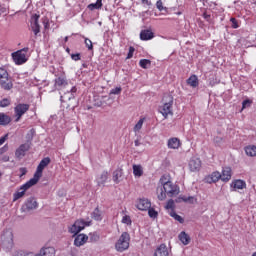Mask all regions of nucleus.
Wrapping results in <instances>:
<instances>
[{"instance_id":"8","label":"nucleus","mask_w":256,"mask_h":256,"mask_svg":"<svg viewBox=\"0 0 256 256\" xmlns=\"http://www.w3.org/2000/svg\"><path fill=\"white\" fill-rule=\"evenodd\" d=\"M91 221L85 222L84 220H76L75 223L69 228L70 233L77 235L81 233L85 227H89Z\"/></svg>"},{"instance_id":"9","label":"nucleus","mask_w":256,"mask_h":256,"mask_svg":"<svg viewBox=\"0 0 256 256\" xmlns=\"http://www.w3.org/2000/svg\"><path fill=\"white\" fill-rule=\"evenodd\" d=\"M29 107V104H18L15 106L14 113L16 123L21 121V118L26 114L27 111H29Z\"/></svg>"},{"instance_id":"54","label":"nucleus","mask_w":256,"mask_h":256,"mask_svg":"<svg viewBox=\"0 0 256 256\" xmlns=\"http://www.w3.org/2000/svg\"><path fill=\"white\" fill-rule=\"evenodd\" d=\"M3 13H7V8L0 6V16H2Z\"/></svg>"},{"instance_id":"16","label":"nucleus","mask_w":256,"mask_h":256,"mask_svg":"<svg viewBox=\"0 0 256 256\" xmlns=\"http://www.w3.org/2000/svg\"><path fill=\"white\" fill-rule=\"evenodd\" d=\"M136 207L140 211H148V209H151V202L148 201L147 199H140Z\"/></svg>"},{"instance_id":"21","label":"nucleus","mask_w":256,"mask_h":256,"mask_svg":"<svg viewBox=\"0 0 256 256\" xmlns=\"http://www.w3.org/2000/svg\"><path fill=\"white\" fill-rule=\"evenodd\" d=\"M168 147L169 149H179V147H181V140L178 138H170L168 140Z\"/></svg>"},{"instance_id":"2","label":"nucleus","mask_w":256,"mask_h":256,"mask_svg":"<svg viewBox=\"0 0 256 256\" xmlns=\"http://www.w3.org/2000/svg\"><path fill=\"white\" fill-rule=\"evenodd\" d=\"M163 105L160 106L159 112L163 115L165 119L169 115H173V96L170 94H165L162 98Z\"/></svg>"},{"instance_id":"50","label":"nucleus","mask_w":256,"mask_h":256,"mask_svg":"<svg viewBox=\"0 0 256 256\" xmlns=\"http://www.w3.org/2000/svg\"><path fill=\"white\" fill-rule=\"evenodd\" d=\"M90 241L92 242L99 241V235H97L96 233L90 234Z\"/></svg>"},{"instance_id":"30","label":"nucleus","mask_w":256,"mask_h":256,"mask_svg":"<svg viewBox=\"0 0 256 256\" xmlns=\"http://www.w3.org/2000/svg\"><path fill=\"white\" fill-rule=\"evenodd\" d=\"M245 153L248 157H256V146H248L245 148Z\"/></svg>"},{"instance_id":"59","label":"nucleus","mask_w":256,"mask_h":256,"mask_svg":"<svg viewBox=\"0 0 256 256\" xmlns=\"http://www.w3.org/2000/svg\"><path fill=\"white\" fill-rule=\"evenodd\" d=\"M5 139V137L0 138V145H3V143H5Z\"/></svg>"},{"instance_id":"43","label":"nucleus","mask_w":256,"mask_h":256,"mask_svg":"<svg viewBox=\"0 0 256 256\" xmlns=\"http://www.w3.org/2000/svg\"><path fill=\"white\" fill-rule=\"evenodd\" d=\"M253 103V101L247 99V100H244L242 102V109H247V107H251V104Z\"/></svg>"},{"instance_id":"5","label":"nucleus","mask_w":256,"mask_h":256,"mask_svg":"<svg viewBox=\"0 0 256 256\" xmlns=\"http://www.w3.org/2000/svg\"><path fill=\"white\" fill-rule=\"evenodd\" d=\"M51 163V158L46 157L42 159L37 166L36 172L34 173V176L32 178V183H39V179L43 177V170L45 167H47Z\"/></svg>"},{"instance_id":"52","label":"nucleus","mask_w":256,"mask_h":256,"mask_svg":"<svg viewBox=\"0 0 256 256\" xmlns=\"http://www.w3.org/2000/svg\"><path fill=\"white\" fill-rule=\"evenodd\" d=\"M8 150H9L8 146H3L2 148H0V156H3V154L7 153Z\"/></svg>"},{"instance_id":"38","label":"nucleus","mask_w":256,"mask_h":256,"mask_svg":"<svg viewBox=\"0 0 256 256\" xmlns=\"http://www.w3.org/2000/svg\"><path fill=\"white\" fill-rule=\"evenodd\" d=\"M148 215H149V217H151L152 219H157L159 213H157V211H155V209H153V208L150 207V208L148 209Z\"/></svg>"},{"instance_id":"41","label":"nucleus","mask_w":256,"mask_h":256,"mask_svg":"<svg viewBox=\"0 0 256 256\" xmlns=\"http://www.w3.org/2000/svg\"><path fill=\"white\" fill-rule=\"evenodd\" d=\"M230 22L232 23V29H239V22L236 18H230Z\"/></svg>"},{"instance_id":"7","label":"nucleus","mask_w":256,"mask_h":256,"mask_svg":"<svg viewBox=\"0 0 256 256\" xmlns=\"http://www.w3.org/2000/svg\"><path fill=\"white\" fill-rule=\"evenodd\" d=\"M32 181L33 179L31 178L28 182L23 184L17 192L13 194V201H18V199H21V197H25L26 191H28V189H31L33 185H37V182Z\"/></svg>"},{"instance_id":"33","label":"nucleus","mask_w":256,"mask_h":256,"mask_svg":"<svg viewBox=\"0 0 256 256\" xmlns=\"http://www.w3.org/2000/svg\"><path fill=\"white\" fill-rule=\"evenodd\" d=\"M92 219H95V221H101L103 218L101 217V211H99V208H95L92 213Z\"/></svg>"},{"instance_id":"42","label":"nucleus","mask_w":256,"mask_h":256,"mask_svg":"<svg viewBox=\"0 0 256 256\" xmlns=\"http://www.w3.org/2000/svg\"><path fill=\"white\" fill-rule=\"evenodd\" d=\"M121 91H122V88H121V87L113 88V89L110 91V95H120V94H121Z\"/></svg>"},{"instance_id":"35","label":"nucleus","mask_w":256,"mask_h":256,"mask_svg":"<svg viewBox=\"0 0 256 256\" xmlns=\"http://www.w3.org/2000/svg\"><path fill=\"white\" fill-rule=\"evenodd\" d=\"M139 65L142 69H148L151 66V60L142 59L140 60Z\"/></svg>"},{"instance_id":"14","label":"nucleus","mask_w":256,"mask_h":256,"mask_svg":"<svg viewBox=\"0 0 256 256\" xmlns=\"http://www.w3.org/2000/svg\"><path fill=\"white\" fill-rule=\"evenodd\" d=\"M189 169L193 172L199 171L201 169V159L192 157L189 161Z\"/></svg>"},{"instance_id":"22","label":"nucleus","mask_w":256,"mask_h":256,"mask_svg":"<svg viewBox=\"0 0 256 256\" xmlns=\"http://www.w3.org/2000/svg\"><path fill=\"white\" fill-rule=\"evenodd\" d=\"M122 177H123V169L118 168L113 172V181L114 183H116V185L121 183Z\"/></svg>"},{"instance_id":"32","label":"nucleus","mask_w":256,"mask_h":256,"mask_svg":"<svg viewBox=\"0 0 256 256\" xmlns=\"http://www.w3.org/2000/svg\"><path fill=\"white\" fill-rule=\"evenodd\" d=\"M143 123H145V118H141L134 126V132L139 133L143 128Z\"/></svg>"},{"instance_id":"12","label":"nucleus","mask_w":256,"mask_h":256,"mask_svg":"<svg viewBox=\"0 0 256 256\" xmlns=\"http://www.w3.org/2000/svg\"><path fill=\"white\" fill-rule=\"evenodd\" d=\"M2 239V245L6 249H11L13 247V232L6 231L1 236Z\"/></svg>"},{"instance_id":"24","label":"nucleus","mask_w":256,"mask_h":256,"mask_svg":"<svg viewBox=\"0 0 256 256\" xmlns=\"http://www.w3.org/2000/svg\"><path fill=\"white\" fill-rule=\"evenodd\" d=\"M231 187L233 188V191H235L236 189H245L247 184L243 180H236L232 182Z\"/></svg>"},{"instance_id":"60","label":"nucleus","mask_w":256,"mask_h":256,"mask_svg":"<svg viewBox=\"0 0 256 256\" xmlns=\"http://www.w3.org/2000/svg\"><path fill=\"white\" fill-rule=\"evenodd\" d=\"M64 41H65V43H67V42L69 41V37L66 36V37L64 38Z\"/></svg>"},{"instance_id":"44","label":"nucleus","mask_w":256,"mask_h":256,"mask_svg":"<svg viewBox=\"0 0 256 256\" xmlns=\"http://www.w3.org/2000/svg\"><path fill=\"white\" fill-rule=\"evenodd\" d=\"M133 53H135V48L133 46H130L126 59H133Z\"/></svg>"},{"instance_id":"1","label":"nucleus","mask_w":256,"mask_h":256,"mask_svg":"<svg viewBox=\"0 0 256 256\" xmlns=\"http://www.w3.org/2000/svg\"><path fill=\"white\" fill-rule=\"evenodd\" d=\"M179 193V186L173 182H169L164 187L157 188V197L159 201H165L168 197H175Z\"/></svg>"},{"instance_id":"61","label":"nucleus","mask_w":256,"mask_h":256,"mask_svg":"<svg viewBox=\"0 0 256 256\" xmlns=\"http://www.w3.org/2000/svg\"><path fill=\"white\" fill-rule=\"evenodd\" d=\"M66 51L69 53L70 49H69V48H67V49H66Z\"/></svg>"},{"instance_id":"3","label":"nucleus","mask_w":256,"mask_h":256,"mask_svg":"<svg viewBox=\"0 0 256 256\" xmlns=\"http://www.w3.org/2000/svg\"><path fill=\"white\" fill-rule=\"evenodd\" d=\"M0 87L4 91H11L13 89V80L9 77V72L5 68H0Z\"/></svg>"},{"instance_id":"58","label":"nucleus","mask_w":256,"mask_h":256,"mask_svg":"<svg viewBox=\"0 0 256 256\" xmlns=\"http://www.w3.org/2000/svg\"><path fill=\"white\" fill-rule=\"evenodd\" d=\"M71 93H77V87H72V89H71Z\"/></svg>"},{"instance_id":"36","label":"nucleus","mask_w":256,"mask_h":256,"mask_svg":"<svg viewBox=\"0 0 256 256\" xmlns=\"http://www.w3.org/2000/svg\"><path fill=\"white\" fill-rule=\"evenodd\" d=\"M170 215L175 219V221H178V223H185V219H183V217L178 215L175 211L172 210Z\"/></svg>"},{"instance_id":"26","label":"nucleus","mask_w":256,"mask_h":256,"mask_svg":"<svg viewBox=\"0 0 256 256\" xmlns=\"http://www.w3.org/2000/svg\"><path fill=\"white\" fill-rule=\"evenodd\" d=\"M187 83L190 85V87H199V78H197L196 75H192L188 78Z\"/></svg>"},{"instance_id":"45","label":"nucleus","mask_w":256,"mask_h":256,"mask_svg":"<svg viewBox=\"0 0 256 256\" xmlns=\"http://www.w3.org/2000/svg\"><path fill=\"white\" fill-rule=\"evenodd\" d=\"M174 207H175V202L172 199H170L167 202L166 209H173Z\"/></svg>"},{"instance_id":"6","label":"nucleus","mask_w":256,"mask_h":256,"mask_svg":"<svg viewBox=\"0 0 256 256\" xmlns=\"http://www.w3.org/2000/svg\"><path fill=\"white\" fill-rule=\"evenodd\" d=\"M28 51H29V48H23L21 50L13 52L12 58H13L14 63H16V65H23V63H27V52Z\"/></svg>"},{"instance_id":"62","label":"nucleus","mask_w":256,"mask_h":256,"mask_svg":"<svg viewBox=\"0 0 256 256\" xmlns=\"http://www.w3.org/2000/svg\"><path fill=\"white\" fill-rule=\"evenodd\" d=\"M252 256H256V252Z\"/></svg>"},{"instance_id":"47","label":"nucleus","mask_w":256,"mask_h":256,"mask_svg":"<svg viewBox=\"0 0 256 256\" xmlns=\"http://www.w3.org/2000/svg\"><path fill=\"white\" fill-rule=\"evenodd\" d=\"M9 161V155H0V163H7Z\"/></svg>"},{"instance_id":"37","label":"nucleus","mask_w":256,"mask_h":256,"mask_svg":"<svg viewBox=\"0 0 256 256\" xmlns=\"http://www.w3.org/2000/svg\"><path fill=\"white\" fill-rule=\"evenodd\" d=\"M219 179H221V173H219V172L212 173V175H211L212 183H217V181H219Z\"/></svg>"},{"instance_id":"10","label":"nucleus","mask_w":256,"mask_h":256,"mask_svg":"<svg viewBox=\"0 0 256 256\" xmlns=\"http://www.w3.org/2000/svg\"><path fill=\"white\" fill-rule=\"evenodd\" d=\"M38 207L39 203H37V200L34 197H30L22 206V211H24V213H29V211H35Z\"/></svg>"},{"instance_id":"28","label":"nucleus","mask_w":256,"mask_h":256,"mask_svg":"<svg viewBox=\"0 0 256 256\" xmlns=\"http://www.w3.org/2000/svg\"><path fill=\"white\" fill-rule=\"evenodd\" d=\"M133 174L135 177H142L143 176V167L141 165L134 164L133 165Z\"/></svg>"},{"instance_id":"13","label":"nucleus","mask_w":256,"mask_h":256,"mask_svg":"<svg viewBox=\"0 0 256 256\" xmlns=\"http://www.w3.org/2000/svg\"><path fill=\"white\" fill-rule=\"evenodd\" d=\"M29 149H31V142H26L22 145H20L15 152V157H17V159H23V157H25L27 151H29Z\"/></svg>"},{"instance_id":"17","label":"nucleus","mask_w":256,"mask_h":256,"mask_svg":"<svg viewBox=\"0 0 256 256\" xmlns=\"http://www.w3.org/2000/svg\"><path fill=\"white\" fill-rule=\"evenodd\" d=\"M154 256H169V249H167V245L161 244L158 246L154 252Z\"/></svg>"},{"instance_id":"57","label":"nucleus","mask_w":256,"mask_h":256,"mask_svg":"<svg viewBox=\"0 0 256 256\" xmlns=\"http://www.w3.org/2000/svg\"><path fill=\"white\" fill-rule=\"evenodd\" d=\"M134 145L135 147H139V145H141V142L139 140H135Z\"/></svg>"},{"instance_id":"39","label":"nucleus","mask_w":256,"mask_h":256,"mask_svg":"<svg viewBox=\"0 0 256 256\" xmlns=\"http://www.w3.org/2000/svg\"><path fill=\"white\" fill-rule=\"evenodd\" d=\"M11 105V100L9 98H4L0 101V107H9Z\"/></svg>"},{"instance_id":"56","label":"nucleus","mask_w":256,"mask_h":256,"mask_svg":"<svg viewBox=\"0 0 256 256\" xmlns=\"http://www.w3.org/2000/svg\"><path fill=\"white\" fill-rule=\"evenodd\" d=\"M142 4L143 5H151V1H149V0H142Z\"/></svg>"},{"instance_id":"48","label":"nucleus","mask_w":256,"mask_h":256,"mask_svg":"<svg viewBox=\"0 0 256 256\" xmlns=\"http://www.w3.org/2000/svg\"><path fill=\"white\" fill-rule=\"evenodd\" d=\"M156 7L157 9H159L160 11H163V9H167L165 7H163V2L161 0H158L156 3Z\"/></svg>"},{"instance_id":"31","label":"nucleus","mask_w":256,"mask_h":256,"mask_svg":"<svg viewBox=\"0 0 256 256\" xmlns=\"http://www.w3.org/2000/svg\"><path fill=\"white\" fill-rule=\"evenodd\" d=\"M67 80L64 77H58L55 79V87H66Z\"/></svg>"},{"instance_id":"53","label":"nucleus","mask_w":256,"mask_h":256,"mask_svg":"<svg viewBox=\"0 0 256 256\" xmlns=\"http://www.w3.org/2000/svg\"><path fill=\"white\" fill-rule=\"evenodd\" d=\"M223 141V138L217 136L214 138V143H216L217 145H219V143H221Z\"/></svg>"},{"instance_id":"29","label":"nucleus","mask_w":256,"mask_h":256,"mask_svg":"<svg viewBox=\"0 0 256 256\" xmlns=\"http://www.w3.org/2000/svg\"><path fill=\"white\" fill-rule=\"evenodd\" d=\"M103 7V1L102 0H97L96 3H91L88 5V9L90 11H95V9H101Z\"/></svg>"},{"instance_id":"4","label":"nucleus","mask_w":256,"mask_h":256,"mask_svg":"<svg viewBox=\"0 0 256 256\" xmlns=\"http://www.w3.org/2000/svg\"><path fill=\"white\" fill-rule=\"evenodd\" d=\"M129 241H131V236L127 232H123L115 244V249L119 251V253L127 251V249H129Z\"/></svg>"},{"instance_id":"55","label":"nucleus","mask_w":256,"mask_h":256,"mask_svg":"<svg viewBox=\"0 0 256 256\" xmlns=\"http://www.w3.org/2000/svg\"><path fill=\"white\" fill-rule=\"evenodd\" d=\"M204 19H206V21H209V19H211V15L204 13L203 14Z\"/></svg>"},{"instance_id":"20","label":"nucleus","mask_w":256,"mask_h":256,"mask_svg":"<svg viewBox=\"0 0 256 256\" xmlns=\"http://www.w3.org/2000/svg\"><path fill=\"white\" fill-rule=\"evenodd\" d=\"M221 175V181H230L231 180V167H225L222 170V174Z\"/></svg>"},{"instance_id":"11","label":"nucleus","mask_w":256,"mask_h":256,"mask_svg":"<svg viewBox=\"0 0 256 256\" xmlns=\"http://www.w3.org/2000/svg\"><path fill=\"white\" fill-rule=\"evenodd\" d=\"M39 15L34 14L31 17V21H30V29L31 31H33L35 37H37L39 35V33H41V26L39 25Z\"/></svg>"},{"instance_id":"23","label":"nucleus","mask_w":256,"mask_h":256,"mask_svg":"<svg viewBox=\"0 0 256 256\" xmlns=\"http://www.w3.org/2000/svg\"><path fill=\"white\" fill-rule=\"evenodd\" d=\"M178 238L183 245H189V243H191V237L188 236V234H186L185 231H182L179 234Z\"/></svg>"},{"instance_id":"51","label":"nucleus","mask_w":256,"mask_h":256,"mask_svg":"<svg viewBox=\"0 0 256 256\" xmlns=\"http://www.w3.org/2000/svg\"><path fill=\"white\" fill-rule=\"evenodd\" d=\"M19 171H20L19 177H23L24 175H27V168L21 167L19 168Z\"/></svg>"},{"instance_id":"19","label":"nucleus","mask_w":256,"mask_h":256,"mask_svg":"<svg viewBox=\"0 0 256 256\" xmlns=\"http://www.w3.org/2000/svg\"><path fill=\"white\" fill-rule=\"evenodd\" d=\"M55 253L56 251L53 247H44L37 256H55Z\"/></svg>"},{"instance_id":"46","label":"nucleus","mask_w":256,"mask_h":256,"mask_svg":"<svg viewBox=\"0 0 256 256\" xmlns=\"http://www.w3.org/2000/svg\"><path fill=\"white\" fill-rule=\"evenodd\" d=\"M122 223H125L126 225H131V217L129 216H124L122 218Z\"/></svg>"},{"instance_id":"15","label":"nucleus","mask_w":256,"mask_h":256,"mask_svg":"<svg viewBox=\"0 0 256 256\" xmlns=\"http://www.w3.org/2000/svg\"><path fill=\"white\" fill-rule=\"evenodd\" d=\"M88 239H89V236H87L85 234H79L75 237L74 245L76 247H81L87 243Z\"/></svg>"},{"instance_id":"34","label":"nucleus","mask_w":256,"mask_h":256,"mask_svg":"<svg viewBox=\"0 0 256 256\" xmlns=\"http://www.w3.org/2000/svg\"><path fill=\"white\" fill-rule=\"evenodd\" d=\"M159 183L161 185L160 187H164L167 184L171 183V180H169V176L163 175V176H161Z\"/></svg>"},{"instance_id":"40","label":"nucleus","mask_w":256,"mask_h":256,"mask_svg":"<svg viewBox=\"0 0 256 256\" xmlns=\"http://www.w3.org/2000/svg\"><path fill=\"white\" fill-rule=\"evenodd\" d=\"M88 51H93V42L89 38H85L84 41Z\"/></svg>"},{"instance_id":"25","label":"nucleus","mask_w":256,"mask_h":256,"mask_svg":"<svg viewBox=\"0 0 256 256\" xmlns=\"http://www.w3.org/2000/svg\"><path fill=\"white\" fill-rule=\"evenodd\" d=\"M11 123V116L5 114V113H0V125H9Z\"/></svg>"},{"instance_id":"49","label":"nucleus","mask_w":256,"mask_h":256,"mask_svg":"<svg viewBox=\"0 0 256 256\" xmlns=\"http://www.w3.org/2000/svg\"><path fill=\"white\" fill-rule=\"evenodd\" d=\"M71 59H73V61H81V54H72Z\"/></svg>"},{"instance_id":"18","label":"nucleus","mask_w":256,"mask_h":256,"mask_svg":"<svg viewBox=\"0 0 256 256\" xmlns=\"http://www.w3.org/2000/svg\"><path fill=\"white\" fill-rule=\"evenodd\" d=\"M155 37V34L151 30H142L140 32L141 41H149Z\"/></svg>"},{"instance_id":"27","label":"nucleus","mask_w":256,"mask_h":256,"mask_svg":"<svg viewBox=\"0 0 256 256\" xmlns=\"http://www.w3.org/2000/svg\"><path fill=\"white\" fill-rule=\"evenodd\" d=\"M107 179H109V172H102L100 177L97 179L98 185H105V183H107Z\"/></svg>"}]
</instances>
